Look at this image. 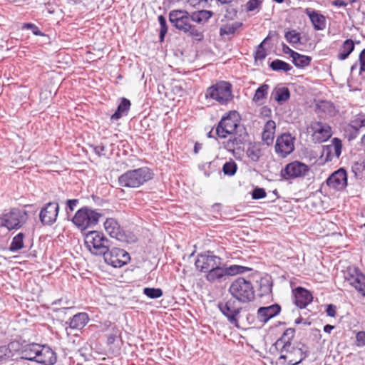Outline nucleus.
<instances>
[{
	"instance_id": "nucleus-1",
	"label": "nucleus",
	"mask_w": 365,
	"mask_h": 365,
	"mask_svg": "<svg viewBox=\"0 0 365 365\" xmlns=\"http://www.w3.org/2000/svg\"><path fill=\"white\" fill-rule=\"evenodd\" d=\"M169 21L180 31L191 37L193 40L201 41L204 38L203 29L193 24L192 16L185 10H172L169 13Z\"/></svg>"
},
{
	"instance_id": "nucleus-2",
	"label": "nucleus",
	"mask_w": 365,
	"mask_h": 365,
	"mask_svg": "<svg viewBox=\"0 0 365 365\" xmlns=\"http://www.w3.org/2000/svg\"><path fill=\"white\" fill-rule=\"evenodd\" d=\"M153 174L147 167L128 170L118 178L120 186L130 188H137L151 180Z\"/></svg>"
},
{
	"instance_id": "nucleus-3",
	"label": "nucleus",
	"mask_w": 365,
	"mask_h": 365,
	"mask_svg": "<svg viewBox=\"0 0 365 365\" xmlns=\"http://www.w3.org/2000/svg\"><path fill=\"white\" fill-rule=\"evenodd\" d=\"M26 211L14 207L4 210L0 215V231L6 228L7 231L21 229L27 222Z\"/></svg>"
},
{
	"instance_id": "nucleus-4",
	"label": "nucleus",
	"mask_w": 365,
	"mask_h": 365,
	"mask_svg": "<svg viewBox=\"0 0 365 365\" xmlns=\"http://www.w3.org/2000/svg\"><path fill=\"white\" fill-rule=\"evenodd\" d=\"M229 292L234 299L240 302H249L255 299V290L250 281L243 277H238L232 282Z\"/></svg>"
},
{
	"instance_id": "nucleus-5",
	"label": "nucleus",
	"mask_w": 365,
	"mask_h": 365,
	"mask_svg": "<svg viewBox=\"0 0 365 365\" xmlns=\"http://www.w3.org/2000/svg\"><path fill=\"white\" fill-rule=\"evenodd\" d=\"M102 216L101 213L84 206L76 212L72 222L78 229L84 230L96 226Z\"/></svg>"
},
{
	"instance_id": "nucleus-6",
	"label": "nucleus",
	"mask_w": 365,
	"mask_h": 365,
	"mask_svg": "<svg viewBox=\"0 0 365 365\" xmlns=\"http://www.w3.org/2000/svg\"><path fill=\"white\" fill-rule=\"evenodd\" d=\"M85 244L89 251L96 255H103L111 247V242L103 233L97 231L86 234Z\"/></svg>"
},
{
	"instance_id": "nucleus-7",
	"label": "nucleus",
	"mask_w": 365,
	"mask_h": 365,
	"mask_svg": "<svg viewBox=\"0 0 365 365\" xmlns=\"http://www.w3.org/2000/svg\"><path fill=\"white\" fill-rule=\"evenodd\" d=\"M217 307L220 312L227 318L228 322L237 328H240V321L242 319V313L244 309L238 306L236 300L230 298L219 302Z\"/></svg>"
},
{
	"instance_id": "nucleus-8",
	"label": "nucleus",
	"mask_w": 365,
	"mask_h": 365,
	"mask_svg": "<svg viewBox=\"0 0 365 365\" xmlns=\"http://www.w3.org/2000/svg\"><path fill=\"white\" fill-rule=\"evenodd\" d=\"M279 359H284L288 365H297L301 363L309 355V348L304 344H298L297 346L289 345V348H279Z\"/></svg>"
},
{
	"instance_id": "nucleus-9",
	"label": "nucleus",
	"mask_w": 365,
	"mask_h": 365,
	"mask_svg": "<svg viewBox=\"0 0 365 365\" xmlns=\"http://www.w3.org/2000/svg\"><path fill=\"white\" fill-rule=\"evenodd\" d=\"M206 98H211L219 102L220 104H226L232 98V86L230 83L221 81L207 88Z\"/></svg>"
},
{
	"instance_id": "nucleus-10",
	"label": "nucleus",
	"mask_w": 365,
	"mask_h": 365,
	"mask_svg": "<svg viewBox=\"0 0 365 365\" xmlns=\"http://www.w3.org/2000/svg\"><path fill=\"white\" fill-rule=\"evenodd\" d=\"M105 262L113 267H121L126 264L130 259L129 254L123 249L113 246L103 254Z\"/></svg>"
},
{
	"instance_id": "nucleus-11",
	"label": "nucleus",
	"mask_w": 365,
	"mask_h": 365,
	"mask_svg": "<svg viewBox=\"0 0 365 365\" xmlns=\"http://www.w3.org/2000/svg\"><path fill=\"white\" fill-rule=\"evenodd\" d=\"M309 172V168L306 164L295 160L286 165L281 171L282 177L285 180L304 178Z\"/></svg>"
},
{
	"instance_id": "nucleus-12",
	"label": "nucleus",
	"mask_w": 365,
	"mask_h": 365,
	"mask_svg": "<svg viewBox=\"0 0 365 365\" xmlns=\"http://www.w3.org/2000/svg\"><path fill=\"white\" fill-rule=\"evenodd\" d=\"M294 140L290 133H283L277 138L275 151L282 158H285L294 150Z\"/></svg>"
},
{
	"instance_id": "nucleus-13",
	"label": "nucleus",
	"mask_w": 365,
	"mask_h": 365,
	"mask_svg": "<svg viewBox=\"0 0 365 365\" xmlns=\"http://www.w3.org/2000/svg\"><path fill=\"white\" fill-rule=\"evenodd\" d=\"M310 128L313 132L312 137L315 143H322L327 141L332 135L331 127L321 121L312 122Z\"/></svg>"
},
{
	"instance_id": "nucleus-14",
	"label": "nucleus",
	"mask_w": 365,
	"mask_h": 365,
	"mask_svg": "<svg viewBox=\"0 0 365 365\" xmlns=\"http://www.w3.org/2000/svg\"><path fill=\"white\" fill-rule=\"evenodd\" d=\"M217 263L222 264L220 257L210 254H201L198 255L195 265L199 271L207 273Z\"/></svg>"
},
{
	"instance_id": "nucleus-15",
	"label": "nucleus",
	"mask_w": 365,
	"mask_h": 365,
	"mask_svg": "<svg viewBox=\"0 0 365 365\" xmlns=\"http://www.w3.org/2000/svg\"><path fill=\"white\" fill-rule=\"evenodd\" d=\"M59 211L57 202H48L40 212V220L44 225H51L56 220Z\"/></svg>"
},
{
	"instance_id": "nucleus-16",
	"label": "nucleus",
	"mask_w": 365,
	"mask_h": 365,
	"mask_svg": "<svg viewBox=\"0 0 365 365\" xmlns=\"http://www.w3.org/2000/svg\"><path fill=\"white\" fill-rule=\"evenodd\" d=\"M104 227L106 232L111 237L115 238L120 242H128V235L115 219H107L104 222Z\"/></svg>"
},
{
	"instance_id": "nucleus-17",
	"label": "nucleus",
	"mask_w": 365,
	"mask_h": 365,
	"mask_svg": "<svg viewBox=\"0 0 365 365\" xmlns=\"http://www.w3.org/2000/svg\"><path fill=\"white\" fill-rule=\"evenodd\" d=\"M327 185L334 190H341L347 185V174L340 168L334 172L327 180Z\"/></svg>"
},
{
	"instance_id": "nucleus-18",
	"label": "nucleus",
	"mask_w": 365,
	"mask_h": 365,
	"mask_svg": "<svg viewBox=\"0 0 365 365\" xmlns=\"http://www.w3.org/2000/svg\"><path fill=\"white\" fill-rule=\"evenodd\" d=\"M237 123L230 116L223 117L219 122L216 128V134L222 138H225L227 135L233 134L237 128Z\"/></svg>"
},
{
	"instance_id": "nucleus-19",
	"label": "nucleus",
	"mask_w": 365,
	"mask_h": 365,
	"mask_svg": "<svg viewBox=\"0 0 365 365\" xmlns=\"http://www.w3.org/2000/svg\"><path fill=\"white\" fill-rule=\"evenodd\" d=\"M342 143L338 138L331 140V143L323 146L322 156L325 158L326 161H331L335 156L339 158L341 153Z\"/></svg>"
},
{
	"instance_id": "nucleus-20",
	"label": "nucleus",
	"mask_w": 365,
	"mask_h": 365,
	"mask_svg": "<svg viewBox=\"0 0 365 365\" xmlns=\"http://www.w3.org/2000/svg\"><path fill=\"white\" fill-rule=\"evenodd\" d=\"M35 361L43 365H53L56 364L57 357L56 353L49 346L41 345L38 353H37Z\"/></svg>"
},
{
	"instance_id": "nucleus-21",
	"label": "nucleus",
	"mask_w": 365,
	"mask_h": 365,
	"mask_svg": "<svg viewBox=\"0 0 365 365\" xmlns=\"http://www.w3.org/2000/svg\"><path fill=\"white\" fill-rule=\"evenodd\" d=\"M346 279L363 296H365V276L358 272L357 269H354V273L349 272Z\"/></svg>"
},
{
	"instance_id": "nucleus-22",
	"label": "nucleus",
	"mask_w": 365,
	"mask_h": 365,
	"mask_svg": "<svg viewBox=\"0 0 365 365\" xmlns=\"http://www.w3.org/2000/svg\"><path fill=\"white\" fill-rule=\"evenodd\" d=\"M281 311V307L274 304L268 307H259L257 310V317L261 322L266 323L270 319L277 316Z\"/></svg>"
},
{
	"instance_id": "nucleus-23",
	"label": "nucleus",
	"mask_w": 365,
	"mask_h": 365,
	"mask_svg": "<svg viewBox=\"0 0 365 365\" xmlns=\"http://www.w3.org/2000/svg\"><path fill=\"white\" fill-rule=\"evenodd\" d=\"M227 268L222 267L221 264L217 263L205 276L206 279L211 283L221 282L226 279L228 276Z\"/></svg>"
},
{
	"instance_id": "nucleus-24",
	"label": "nucleus",
	"mask_w": 365,
	"mask_h": 365,
	"mask_svg": "<svg viewBox=\"0 0 365 365\" xmlns=\"http://www.w3.org/2000/svg\"><path fill=\"white\" fill-rule=\"evenodd\" d=\"M312 294L304 288L297 287L294 291V303L300 308H304L312 301Z\"/></svg>"
},
{
	"instance_id": "nucleus-25",
	"label": "nucleus",
	"mask_w": 365,
	"mask_h": 365,
	"mask_svg": "<svg viewBox=\"0 0 365 365\" xmlns=\"http://www.w3.org/2000/svg\"><path fill=\"white\" fill-rule=\"evenodd\" d=\"M306 14L309 16L314 28L317 30H323L326 26L325 17L318 11L312 9H306Z\"/></svg>"
},
{
	"instance_id": "nucleus-26",
	"label": "nucleus",
	"mask_w": 365,
	"mask_h": 365,
	"mask_svg": "<svg viewBox=\"0 0 365 365\" xmlns=\"http://www.w3.org/2000/svg\"><path fill=\"white\" fill-rule=\"evenodd\" d=\"M39 349L40 344H38L32 343L24 345L19 350L21 358L29 361H35Z\"/></svg>"
},
{
	"instance_id": "nucleus-27",
	"label": "nucleus",
	"mask_w": 365,
	"mask_h": 365,
	"mask_svg": "<svg viewBox=\"0 0 365 365\" xmlns=\"http://www.w3.org/2000/svg\"><path fill=\"white\" fill-rule=\"evenodd\" d=\"M276 129V123L273 120H268L264 126L262 134L263 142L267 145L272 144Z\"/></svg>"
},
{
	"instance_id": "nucleus-28",
	"label": "nucleus",
	"mask_w": 365,
	"mask_h": 365,
	"mask_svg": "<svg viewBox=\"0 0 365 365\" xmlns=\"http://www.w3.org/2000/svg\"><path fill=\"white\" fill-rule=\"evenodd\" d=\"M295 329L293 328H289L285 330L282 336L277 340L274 343V346L275 349L279 348H289V345L292 344L291 341L294 336Z\"/></svg>"
},
{
	"instance_id": "nucleus-29",
	"label": "nucleus",
	"mask_w": 365,
	"mask_h": 365,
	"mask_svg": "<svg viewBox=\"0 0 365 365\" xmlns=\"http://www.w3.org/2000/svg\"><path fill=\"white\" fill-rule=\"evenodd\" d=\"M88 322L86 313L81 312L75 314L70 320L69 327L72 329H81Z\"/></svg>"
},
{
	"instance_id": "nucleus-30",
	"label": "nucleus",
	"mask_w": 365,
	"mask_h": 365,
	"mask_svg": "<svg viewBox=\"0 0 365 365\" xmlns=\"http://www.w3.org/2000/svg\"><path fill=\"white\" fill-rule=\"evenodd\" d=\"M190 14L192 16V21L199 25L206 24L213 14L211 11L208 10H200Z\"/></svg>"
},
{
	"instance_id": "nucleus-31",
	"label": "nucleus",
	"mask_w": 365,
	"mask_h": 365,
	"mask_svg": "<svg viewBox=\"0 0 365 365\" xmlns=\"http://www.w3.org/2000/svg\"><path fill=\"white\" fill-rule=\"evenodd\" d=\"M354 50V43L351 39H346L339 49L338 58L341 61L346 59Z\"/></svg>"
},
{
	"instance_id": "nucleus-32",
	"label": "nucleus",
	"mask_w": 365,
	"mask_h": 365,
	"mask_svg": "<svg viewBox=\"0 0 365 365\" xmlns=\"http://www.w3.org/2000/svg\"><path fill=\"white\" fill-rule=\"evenodd\" d=\"M130 107V102L127 98H123L120 104L118 105L115 112L111 115L112 120H118L123 115L126 114Z\"/></svg>"
},
{
	"instance_id": "nucleus-33",
	"label": "nucleus",
	"mask_w": 365,
	"mask_h": 365,
	"mask_svg": "<svg viewBox=\"0 0 365 365\" xmlns=\"http://www.w3.org/2000/svg\"><path fill=\"white\" fill-rule=\"evenodd\" d=\"M272 94L274 96V100L279 104L286 102L290 97L289 90L287 87L275 88Z\"/></svg>"
},
{
	"instance_id": "nucleus-34",
	"label": "nucleus",
	"mask_w": 365,
	"mask_h": 365,
	"mask_svg": "<svg viewBox=\"0 0 365 365\" xmlns=\"http://www.w3.org/2000/svg\"><path fill=\"white\" fill-rule=\"evenodd\" d=\"M25 235L23 232H19L15 235L9 245V250L12 252H18L24 247V239Z\"/></svg>"
},
{
	"instance_id": "nucleus-35",
	"label": "nucleus",
	"mask_w": 365,
	"mask_h": 365,
	"mask_svg": "<svg viewBox=\"0 0 365 365\" xmlns=\"http://www.w3.org/2000/svg\"><path fill=\"white\" fill-rule=\"evenodd\" d=\"M312 58L308 56L302 55L297 52L292 60L296 67L304 68L309 65Z\"/></svg>"
},
{
	"instance_id": "nucleus-36",
	"label": "nucleus",
	"mask_w": 365,
	"mask_h": 365,
	"mask_svg": "<svg viewBox=\"0 0 365 365\" xmlns=\"http://www.w3.org/2000/svg\"><path fill=\"white\" fill-rule=\"evenodd\" d=\"M242 26V23L239 21L223 25L220 29V34L221 36L233 34Z\"/></svg>"
},
{
	"instance_id": "nucleus-37",
	"label": "nucleus",
	"mask_w": 365,
	"mask_h": 365,
	"mask_svg": "<svg viewBox=\"0 0 365 365\" xmlns=\"http://www.w3.org/2000/svg\"><path fill=\"white\" fill-rule=\"evenodd\" d=\"M269 67L272 68V70L275 71H282L284 72H288L292 69V66L290 64L279 59H276L272 61Z\"/></svg>"
},
{
	"instance_id": "nucleus-38",
	"label": "nucleus",
	"mask_w": 365,
	"mask_h": 365,
	"mask_svg": "<svg viewBox=\"0 0 365 365\" xmlns=\"http://www.w3.org/2000/svg\"><path fill=\"white\" fill-rule=\"evenodd\" d=\"M284 38L287 41L293 46L296 44L301 43V34L296 30H289L285 31Z\"/></svg>"
},
{
	"instance_id": "nucleus-39",
	"label": "nucleus",
	"mask_w": 365,
	"mask_h": 365,
	"mask_svg": "<svg viewBox=\"0 0 365 365\" xmlns=\"http://www.w3.org/2000/svg\"><path fill=\"white\" fill-rule=\"evenodd\" d=\"M351 170L356 178H360L365 170V158H361L353 163Z\"/></svg>"
},
{
	"instance_id": "nucleus-40",
	"label": "nucleus",
	"mask_w": 365,
	"mask_h": 365,
	"mask_svg": "<svg viewBox=\"0 0 365 365\" xmlns=\"http://www.w3.org/2000/svg\"><path fill=\"white\" fill-rule=\"evenodd\" d=\"M269 86L267 84H262L256 91L253 97V101L255 103L259 102L261 100L265 98L267 96Z\"/></svg>"
},
{
	"instance_id": "nucleus-41",
	"label": "nucleus",
	"mask_w": 365,
	"mask_h": 365,
	"mask_svg": "<svg viewBox=\"0 0 365 365\" xmlns=\"http://www.w3.org/2000/svg\"><path fill=\"white\" fill-rule=\"evenodd\" d=\"M143 294L150 299H158L163 296V292L160 288L145 287Z\"/></svg>"
},
{
	"instance_id": "nucleus-42",
	"label": "nucleus",
	"mask_w": 365,
	"mask_h": 365,
	"mask_svg": "<svg viewBox=\"0 0 365 365\" xmlns=\"http://www.w3.org/2000/svg\"><path fill=\"white\" fill-rule=\"evenodd\" d=\"M246 153L247 157L253 162H257L262 155L261 150L255 145L250 146Z\"/></svg>"
},
{
	"instance_id": "nucleus-43",
	"label": "nucleus",
	"mask_w": 365,
	"mask_h": 365,
	"mask_svg": "<svg viewBox=\"0 0 365 365\" xmlns=\"http://www.w3.org/2000/svg\"><path fill=\"white\" fill-rule=\"evenodd\" d=\"M237 166L235 161L230 160L226 162L222 167V171L225 175L232 176L237 172Z\"/></svg>"
},
{
	"instance_id": "nucleus-44",
	"label": "nucleus",
	"mask_w": 365,
	"mask_h": 365,
	"mask_svg": "<svg viewBox=\"0 0 365 365\" xmlns=\"http://www.w3.org/2000/svg\"><path fill=\"white\" fill-rule=\"evenodd\" d=\"M259 292L260 296L267 295L272 292V284L269 283L268 279H262L260 280Z\"/></svg>"
},
{
	"instance_id": "nucleus-45",
	"label": "nucleus",
	"mask_w": 365,
	"mask_h": 365,
	"mask_svg": "<svg viewBox=\"0 0 365 365\" xmlns=\"http://www.w3.org/2000/svg\"><path fill=\"white\" fill-rule=\"evenodd\" d=\"M158 22L160 26L159 38L160 41L164 40V37L168 32V26L165 18L163 15L158 16Z\"/></svg>"
},
{
	"instance_id": "nucleus-46",
	"label": "nucleus",
	"mask_w": 365,
	"mask_h": 365,
	"mask_svg": "<svg viewBox=\"0 0 365 365\" xmlns=\"http://www.w3.org/2000/svg\"><path fill=\"white\" fill-rule=\"evenodd\" d=\"M351 127L355 130H359L360 128L365 127V115H359L356 118L351 121Z\"/></svg>"
},
{
	"instance_id": "nucleus-47",
	"label": "nucleus",
	"mask_w": 365,
	"mask_h": 365,
	"mask_svg": "<svg viewBox=\"0 0 365 365\" xmlns=\"http://www.w3.org/2000/svg\"><path fill=\"white\" fill-rule=\"evenodd\" d=\"M267 38H265L257 47L255 54V61H262L265 58L267 53L263 47V44Z\"/></svg>"
},
{
	"instance_id": "nucleus-48",
	"label": "nucleus",
	"mask_w": 365,
	"mask_h": 365,
	"mask_svg": "<svg viewBox=\"0 0 365 365\" xmlns=\"http://www.w3.org/2000/svg\"><path fill=\"white\" fill-rule=\"evenodd\" d=\"M228 276L234 275L236 274L243 273L246 269L245 267L240 266V265H232L229 267H226Z\"/></svg>"
},
{
	"instance_id": "nucleus-49",
	"label": "nucleus",
	"mask_w": 365,
	"mask_h": 365,
	"mask_svg": "<svg viewBox=\"0 0 365 365\" xmlns=\"http://www.w3.org/2000/svg\"><path fill=\"white\" fill-rule=\"evenodd\" d=\"M262 3V0H249L246 4V9L247 11H252L258 9Z\"/></svg>"
},
{
	"instance_id": "nucleus-50",
	"label": "nucleus",
	"mask_w": 365,
	"mask_h": 365,
	"mask_svg": "<svg viewBox=\"0 0 365 365\" xmlns=\"http://www.w3.org/2000/svg\"><path fill=\"white\" fill-rule=\"evenodd\" d=\"M266 196V192L264 188L256 187L253 190L252 197L255 200H259Z\"/></svg>"
},
{
	"instance_id": "nucleus-51",
	"label": "nucleus",
	"mask_w": 365,
	"mask_h": 365,
	"mask_svg": "<svg viewBox=\"0 0 365 365\" xmlns=\"http://www.w3.org/2000/svg\"><path fill=\"white\" fill-rule=\"evenodd\" d=\"M78 202H79V200L78 199L68 200L66 202V212L68 214L70 212H73L74 210V209L77 207Z\"/></svg>"
},
{
	"instance_id": "nucleus-52",
	"label": "nucleus",
	"mask_w": 365,
	"mask_h": 365,
	"mask_svg": "<svg viewBox=\"0 0 365 365\" xmlns=\"http://www.w3.org/2000/svg\"><path fill=\"white\" fill-rule=\"evenodd\" d=\"M24 28L30 29L32 33L36 36H43V33L39 30V29L33 24L28 23L25 24Z\"/></svg>"
},
{
	"instance_id": "nucleus-53",
	"label": "nucleus",
	"mask_w": 365,
	"mask_h": 365,
	"mask_svg": "<svg viewBox=\"0 0 365 365\" xmlns=\"http://www.w3.org/2000/svg\"><path fill=\"white\" fill-rule=\"evenodd\" d=\"M356 345L363 346L365 345V331H359L356 334Z\"/></svg>"
},
{
	"instance_id": "nucleus-54",
	"label": "nucleus",
	"mask_w": 365,
	"mask_h": 365,
	"mask_svg": "<svg viewBox=\"0 0 365 365\" xmlns=\"http://www.w3.org/2000/svg\"><path fill=\"white\" fill-rule=\"evenodd\" d=\"M360 62V73L365 71V48L363 49L359 57Z\"/></svg>"
},
{
	"instance_id": "nucleus-55",
	"label": "nucleus",
	"mask_w": 365,
	"mask_h": 365,
	"mask_svg": "<svg viewBox=\"0 0 365 365\" xmlns=\"http://www.w3.org/2000/svg\"><path fill=\"white\" fill-rule=\"evenodd\" d=\"M282 51L284 52V53L285 54H289V56L292 57V58H293V56H294V55L297 53L296 51L292 50L287 44H285L284 43H282Z\"/></svg>"
},
{
	"instance_id": "nucleus-56",
	"label": "nucleus",
	"mask_w": 365,
	"mask_h": 365,
	"mask_svg": "<svg viewBox=\"0 0 365 365\" xmlns=\"http://www.w3.org/2000/svg\"><path fill=\"white\" fill-rule=\"evenodd\" d=\"M230 139L235 144V146L240 145L245 141L244 138H242L241 135H239V136L235 135L233 138H231Z\"/></svg>"
},
{
	"instance_id": "nucleus-57",
	"label": "nucleus",
	"mask_w": 365,
	"mask_h": 365,
	"mask_svg": "<svg viewBox=\"0 0 365 365\" xmlns=\"http://www.w3.org/2000/svg\"><path fill=\"white\" fill-rule=\"evenodd\" d=\"M326 312L328 316L334 317L336 314V307L333 304H329L327 305Z\"/></svg>"
},
{
	"instance_id": "nucleus-58",
	"label": "nucleus",
	"mask_w": 365,
	"mask_h": 365,
	"mask_svg": "<svg viewBox=\"0 0 365 365\" xmlns=\"http://www.w3.org/2000/svg\"><path fill=\"white\" fill-rule=\"evenodd\" d=\"M225 148L227 149V150L229 151H233L234 149L235 148V144L230 140V139H229V140H227L225 144Z\"/></svg>"
},
{
	"instance_id": "nucleus-59",
	"label": "nucleus",
	"mask_w": 365,
	"mask_h": 365,
	"mask_svg": "<svg viewBox=\"0 0 365 365\" xmlns=\"http://www.w3.org/2000/svg\"><path fill=\"white\" fill-rule=\"evenodd\" d=\"M8 348L5 346H0V361L5 358L7 354Z\"/></svg>"
},
{
	"instance_id": "nucleus-60",
	"label": "nucleus",
	"mask_w": 365,
	"mask_h": 365,
	"mask_svg": "<svg viewBox=\"0 0 365 365\" xmlns=\"http://www.w3.org/2000/svg\"><path fill=\"white\" fill-rule=\"evenodd\" d=\"M334 5L339 7H344L347 4L344 0H334L333 2Z\"/></svg>"
},
{
	"instance_id": "nucleus-61",
	"label": "nucleus",
	"mask_w": 365,
	"mask_h": 365,
	"mask_svg": "<svg viewBox=\"0 0 365 365\" xmlns=\"http://www.w3.org/2000/svg\"><path fill=\"white\" fill-rule=\"evenodd\" d=\"M173 91L175 93H178V94H180V96H182V93L183 92V90H182V88L180 85L179 86H175L173 87Z\"/></svg>"
},
{
	"instance_id": "nucleus-62",
	"label": "nucleus",
	"mask_w": 365,
	"mask_h": 365,
	"mask_svg": "<svg viewBox=\"0 0 365 365\" xmlns=\"http://www.w3.org/2000/svg\"><path fill=\"white\" fill-rule=\"evenodd\" d=\"M245 317L248 324H251L254 322L255 317L252 314L247 313Z\"/></svg>"
},
{
	"instance_id": "nucleus-63",
	"label": "nucleus",
	"mask_w": 365,
	"mask_h": 365,
	"mask_svg": "<svg viewBox=\"0 0 365 365\" xmlns=\"http://www.w3.org/2000/svg\"><path fill=\"white\" fill-rule=\"evenodd\" d=\"M294 323H295L296 324H301V323H303L304 324H306V325H307V324H310V322H307V321H304V320H303V319H302V317H298V318L295 320Z\"/></svg>"
},
{
	"instance_id": "nucleus-64",
	"label": "nucleus",
	"mask_w": 365,
	"mask_h": 365,
	"mask_svg": "<svg viewBox=\"0 0 365 365\" xmlns=\"http://www.w3.org/2000/svg\"><path fill=\"white\" fill-rule=\"evenodd\" d=\"M334 329V326H331L330 324H327L324 327V331L325 332L330 333V331Z\"/></svg>"
}]
</instances>
